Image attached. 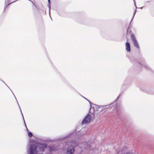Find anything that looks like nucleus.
Returning a JSON list of instances; mask_svg holds the SVG:
<instances>
[{"label":"nucleus","mask_w":154,"mask_h":154,"mask_svg":"<svg viewBox=\"0 0 154 154\" xmlns=\"http://www.w3.org/2000/svg\"><path fill=\"white\" fill-rule=\"evenodd\" d=\"M47 147V145L45 143H38L31 145L27 150V153L28 154H37L38 150L43 152Z\"/></svg>","instance_id":"1"},{"label":"nucleus","mask_w":154,"mask_h":154,"mask_svg":"<svg viewBox=\"0 0 154 154\" xmlns=\"http://www.w3.org/2000/svg\"><path fill=\"white\" fill-rule=\"evenodd\" d=\"M69 144H70V146L68 148L66 154H73L74 151L73 146H76L75 143L74 142H69Z\"/></svg>","instance_id":"2"},{"label":"nucleus","mask_w":154,"mask_h":154,"mask_svg":"<svg viewBox=\"0 0 154 154\" xmlns=\"http://www.w3.org/2000/svg\"><path fill=\"white\" fill-rule=\"evenodd\" d=\"M92 117L89 114H88L82 122V124H86L89 123L91 121Z\"/></svg>","instance_id":"3"},{"label":"nucleus","mask_w":154,"mask_h":154,"mask_svg":"<svg viewBox=\"0 0 154 154\" xmlns=\"http://www.w3.org/2000/svg\"><path fill=\"white\" fill-rule=\"evenodd\" d=\"M131 38H132L134 46L138 49H140V47L139 46V44L134 35H131Z\"/></svg>","instance_id":"4"},{"label":"nucleus","mask_w":154,"mask_h":154,"mask_svg":"<svg viewBox=\"0 0 154 154\" xmlns=\"http://www.w3.org/2000/svg\"><path fill=\"white\" fill-rule=\"evenodd\" d=\"M89 102L90 103L91 106L89 113L91 114H92L94 112V107H93V106L94 104H91L90 102L89 101Z\"/></svg>","instance_id":"5"},{"label":"nucleus","mask_w":154,"mask_h":154,"mask_svg":"<svg viewBox=\"0 0 154 154\" xmlns=\"http://www.w3.org/2000/svg\"><path fill=\"white\" fill-rule=\"evenodd\" d=\"M126 50L128 52H130L131 51L130 44L128 42H126Z\"/></svg>","instance_id":"6"},{"label":"nucleus","mask_w":154,"mask_h":154,"mask_svg":"<svg viewBox=\"0 0 154 154\" xmlns=\"http://www.w3.org/2000/svg\"><path fill=\"white\" fill-rule=\"evenodd\" d=\"M58 148L54 146L49 147V150L50 151H55L57 150Z\"/></svg>","instance_id":"7"},{"label":"nucleus","mask_w":154,"mask_h":154,"mask_svg":"<svg viewBox=\"0 0 154 154\" xmlns=\"http://www.w3.org/2000/svg\"><path fill=\"white\" fill-rule=\"evenodd\" d=\"M27 130L28 132V136L29 137H31L32 136V134L31 132H29V131L27 128Z\"/></svg>","instance_id":"8"},{"label":"nucleus","mask_w":154,"mask_h":154,"mask_svg":"<svg viewBox=\"0 0 154 154\" xmlns=\"http://www.w3.org/2000/svg\"><path fill=\"white\" fill-rule=\"evenodd\" d=\"M8 0H5V5H6V3H7L8 4L6 5L7 6L8 5H9L11 3H9V4H8Z\"/></svg>","instance_id":"9"},{"label":"nucleus","mask_w":154,"mask_h":154,"mask_svg":"<svg viewBox=\"0 0 154 154\" xmlns=\"http://www.w3.org/2000/svg\"><path fill=\"white\" fill-rule=\"evenodd\" d=\"M20 110L21 112V113H22V116H23V120H24V123H25V126H26V127L27 128V127H26V125L25 122V121H24V117H23V113H22V111H21V109H20Z\"/></svg>","instance_id":"10"},{"label":"nucleus","mask_w":154,"mask_h":154,"mask_svg":"<svg viewBox=\"0 0 154 154\" xmlns=\"http://www.w3.org/2000/svg\"><path fill=\"white\" fill-rule=\"evenodd\" d=\"M136 10L135 11V12H134V14H133V17H132V18H133L134 17V15H135V14L136 13Z\"/></svg>","instance_id":"11"},{"label":"nucleus","mask_w":154,"mask_h":154,"mask_svg":"<svg viewBox=\"0 0 154 154\" xmlns=\"http://www.w3.org/2000/svg\"><path fill=\"white\" fill-rule=\"evenodd\" d=\"M126 154H134V153H132V152H129V153H127Z\"/></svg>","instance_id":"12"},{"label":"nucleus","mask_w":154,"mask_h":154,"mask_svg":"<svg viewBox=\"0 0 154 154\" xmlns=\"http://www.w3.org/2000/svg\"><path fill=\"white\" fill-rule=\"evenodd\" d=\"M29 1H30V2H32V3H33V4L34 5V3L30 0H29Z\"/></svg>","instance_id":"13"},{"label":"nucleus","mask_w":154,"mask_h":154,"mask_svg":"<svg viewBox=\"0 0 154 154\" xmlns=\"http://www.w3.org/2000/svg\"><path fill=\"white\" fill-rule=\"evenodd\" d=\"M48 2L49 3H50V0H48Z\"/></svg>","instance_id":"14"},{"label":"nucleus","mask_w":154,"mask_h":154,"mask_svg":"<svg viewBox=\"0 0 154 154\" xmlns=\"http://www.w3.org/2000/svg\"><path fill=\"white\" fill-rule=\"evenodd\" d=\"M143 7H142L141 8H140L142 9L143 8Z\"/></svg>","instance_id":"15"},{"label":"nucleus","mask_w":154,"mask_h":154,"mask_svg":"<svg viewBox=\"0 0 154 154\" xmlns=\"http://www.w3.org/2000/svg\"><path fill=\"white\" fill-rule=\"evenodd\" d=\"M134 3L135 5H136L134 2ZM135 6H136V5H135Z\"/></svg>","instance_id":"16"},{"label":"nucleus","mask_w":154,"mask_h":154,"mask_svg":"<svg viewBox=\"0 0 154 154\" xmlns=\"http://www.w3.org/2000/svg\"><path fill=\"white\" fill-rule=\"evenodd\" d=\"M102 106V107H104V106Z\"/></svg>","instance_id":"17"},{"label":"nucleus","mask_w":154,"mask_h":154,"mask_svg":"<svg viewBox=\"0 0 154 154\" xmlns=\"http://www.w3.org/2000/svg\"><path fill=\"white\" fill-rule=\"evenodd\" d=\"M118 97L117 98V99H116V100L117 99H118Z\"/></svg>","instance_id":"18"},{"label":"nucleus","mask_w":154,"mask_h":154,"mask_svg":"<svg viewBox=\"0 0 154 154\" xmlns=\"http://www.w3.org/2000/svg\"><path fill=\"white\" fill-rule=\"evenodd\" d=\"M49 8L50 9V7H49Z\"/></svg>","instance_id":"19"}]
</instances>
